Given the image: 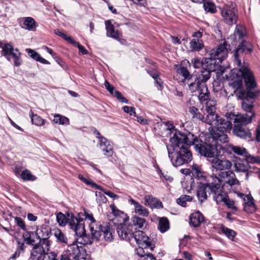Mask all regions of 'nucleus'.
I'll return each mask as SVG.
<instances>
[{
    "mask_svg": "<svg viewBox=\"0 0 260 260\" xmlns=\"http://www.w3.org/2000/svg\"><path fill=\"white\" fill-rule=\"evenodd\" d=\"M204 10L207 12L214 13L216 12V7L214 3L212 2H205L203 5Z\"/></svg>",
    "mask_w": 260,
    "mask_h": 260,
    "instance_id": "50",
    "label": "nucleus"
},
{
    "mask_svg": "<svg viewBox=\"0 0 260 260\" xmlns=\"http://www.w3.org/2000/svg\"><path fill=\"white\" fill-rule=\"evenodd\" d=\"M147 73L150 75L154 79L158 78L159 74L153 69H146Z\"/></svg>",
    "mask_w": 260,
    "mask_h": 260,
    "instance_id": "64",
    "label": "nucleus"
},
{
    "mask_svg": "<svg viewBox=\"0 0 260 260\" xmlns=\"http://www.w3.org/2000/svg\"><path fill=\"white\" fill-rule=\"evenodd\" d=\"M23 26L25 29L29 31H35L37 27L36 21L34 18L30 17H27L24 18L23 21Z\"/></svg>",
    "mask_w": 260,
    "mask_h": 260,
    "instance_id": "33",
    "label": "nucleus"
},
{
    "mask_svg": "<svg viewBox=\"0 0 260 260\" xmlns=\"http://www.w3.org/2000/svg\"><path fill=\"white\" fill-rule=\"evenodd\" d=\"M212 183V179H208V182L204 183L203 182H200L198 183V188L197 191V196L199 201L202 203L204 202L207 199V192L209 194L211 193L210 192V187Z\"/></svg>",
    "mask_w": 260,
    "mask_h": 260,
    "instance_id": "15",
    "label": "nucleus"
},
{
    "mask_svg": "<svg viewBox=\"0 0 260 260\" xmlns=\"http://www.w3.org/2000/svg\"><path fill=\"white\" fill-rule=\"evenodd\" d=\"M189 112L192 115V118L202 121L204 122L205 116L199 111V109L194 106L189 108Z\"/></svg>",
    "mask_w": 260,
    "mask_h": 260,
    "instance_id": "41",
    "label": "nucleus"
},
{
    "mask_svg": "<svg viewBox=\"0 0 260 260\" xmlns=\"http://www.w3.org/2000/svg\"><path fill=\"white\" fill-rule=\"evenodd\" d=\"M192 174L196 179L208 182L205 173L202 171L201 168L196 164H193L192 166Z\"/></svg>",
    "mask_w": 260,
    "mask_h": 260,
    "instance_id": "32",
    "label": "nucleus"
},
{
    "mask_svg": "<svg viewBox=\"0 0 260 260\" xmlns=\"http://www.w3.org/2000/svg\"><path fill=\"white\" fill-rule=\"evenodd\" d=\"M110 207L112 210V213L116 218L119 217L121 218L122 222L127 221L128 220V217L123 211L119 210L114 204H111Z\"/></svg>",
    "mask_w": 260,
    "mask_h": 260,
    "instance_id": "34",
    "label": "nucleus"
},
{
    "mask_svg": "<svg viewBox=\"0 0 260 260\" xmlns=\"http://www.w3.org/2000/svg\"><path fill=\"white\" fill-rule=\"evenodd\" d=\"M216 109L215 106H207L206 107L207 115L205 117V123L210 124L213 122L216 118H218L219 115L216 114Z\"/></svg>",
    "mask_w": 260,
    "mask_h": 260,
    "instance_id": "30",
    "label": "nucleus"
},
{
    "mask_svg": "<svg viewBox=\"0 0 260 260\" xmlns=\"http://www.w3.org/2000/svg\"><path fill=\"white\" fill-rule=\"evenodd\" d=\"M134 240L139 247L149 248L152 251L154 245L150 241L149 238L142 231H138L134 232L133 237Z\"/></svg>",
    "mask_w": 260,
    "mask_h": 260,
    "instance_id": "13",
    "label": "nucleus"
},
{
    "mask_svg": "<svg viewBox=\"0 0 260 260\" xmlns=\"http://www.w3.org/2000/svg\"><path fill=\"white\" fill-rule=\"evenodd\" d=\"M218 175L221 179H223L224 181L230 186L239 184L238 180L232 171L220 172Z\"/></svg>",
    "mask_w": 260,
    "mask_h": 260,
    "instance_id": "21",
    "label": "nucleus"
},
{
    "mask_svg": "<svg viewBox=\"0 0 260 260\" xmlns=\"http://www.w3.org/2000/svg\"><path fill=\"white\" fill-rule=\"evenodd\" d=\"M76 218L77 219H83V218L80 217V214H78V216L76 217L73 213H67V216L61 212H59L56 215V220L60 226H64L67 224H68L70 226V222L72 217Z\"/></svg>",
    "mask_w": 260,
    "mask_h": 260,
    "instance_id": "22",
    "label": "nucleus"
},
{
    "mask_svg": "<svg viewBox=\"0 0 260 260\" xmlns=\"http://www.w3.org/2000/svg\"><path fill=\"white\" fill-rule=\"evenodd\" d=\"M159 171L160 172L161 174L160 177L162 180L164 179L166 181H169L170 182L173 181V178L172 176L168 175L167 173H162L160 170H159Z\"/></svg>",
    "mask_w": 260,
    "mask_h": 260,
    "instance_id": "62",
    "label": "nucleus"
},
{
    "mask_svg": "<svg viewBox=\"0 0 260 260\" xmlns=\"http://www.w3.org/2000/svg\"><path fill=\"white\" fill-rule=\"evenodd\" d=\"M105 23L107 37L119 41L120 34L118 31L115 30L114 26L112 24L111 20H106Z\"/></svg>",
    "mask_w": 260,
    "mask_h": 260,
    "instance_id": "27",
    "label": "nucleus"
},
{
    "mask_svg": "<svg viewBox=\"0 0 260 260\" xmlns=\"http://www.w3.org/2000/svg\"><path fill=\"white\" fill-rule=\"evenodd\" d=\"M100 190L102 191L105 194H106L109 197L112 198L113 200H117L119 198V196L118 195L114 194V193L110 191H106L103 188L102 190Z\"/></svg>",
    "mask_w": 260,
    "mask_h": 260,
    "instance_id": "63",
    "label": "nucleus"
},
{
    "mask_svg": "<svg viewBox=\"0 0 260 260\" xmlns=\"http://www.w3.org/2000/svg\"><path fill=\"white\" fill-rule=\"evenodd\" d=\"M54 235L57 240L61 243H68V238L62 231L59 229L53 230Z\"/></svg>",
    "mask_w": 260,
    "mask_h": 260,
    "instance_id": "43",
    "label": "nucleus"
},
{
    "mask_svg": "<svg viewBox=\"0 0 260 260\" xmlns=\"http://www.w3.org/2000/svg\"><path fill=\"white\" fill-rule=\"evenodd\" d=\"M228 49L226 48V43L224 42L221 44L216 48H213L210 51L209 54L210 57L203 58L202 60L198 58H194L191 60V63L196 69L200 68H203L205 63L213 62L215 59H218V63H221L228 55ZM206 63V65H207Z\"/></svg>",
    "mask_w": 260,
    "mask_h": 260,
    "instance_id": "5",
    "label": "nucleus"
},
{
    "mask_svg": "<svg viewBox=\"0 0 260 260\" xmlns=\"http://www.w3.org/2000/svg\"><path fill=\"white\" fill-rule=\"evenodd\" d=\"M29 115L32 124L37 126H41L44 124V119L37 114H34L31 110L30 111Z\"/></svg>",
    "mask_w": 260,
    "mask_h": 260,
    "instance_id": "44",
    "label": "nucleus"
},
{
    "mask_svg": "<svg viewBox=\"0 0 260 260\" xmlns=\"http://www.w3.org/2000/svg\"><path fill=\"white\" fill-rule=\"evenodd\" d=\"M246 36L243 30L237 26L234 33L231 36V39L233 42H238L239 44L232 52L234 61L239 68L244 83L257 84L253 72L249 68V64L245 61L247 55H250L253 51V46L252 43L243 38Z\"/></svg>",
    "mask_w": 260,
    "mask_h": 260,
    "instance_id": "2",
    "label": "nucleus"
},
{
    "mask_svg": "<svg viewBox=\"0 0 260 260\" xmlns=\"http://www.w3.org/2000/svg\"><path fill=\"white\" fill-rule=\"evenodd\" d=\"M170 228V223L167 217H161L159 219L158 229L162 233L167 231Z\"/></svg>",
    "mask_w": 260,
    "mask_h": 260,
    "instance_id": "37",
    "label": "nucleus"
},
{
    "mask_svg": "<svg viewBox=\"0 0 260 260\" xmlns=\"http://www.w3.org/2000/svg\"><path fill=\"white\" fill-rule=\"evenodd\" d=\"M100 145L101 150L107 156H111L113 153V147L106 138H102Z\"/></svg>",
    "mask_w": 260,
    "mask_h": 260,
    "instance_id": "29",
    "label": "nucleus"
},
{
    "mask_svg": "<svg viewBox=\"0 0 260 260\" xmlns=\"http://www.w3.org/2000/svg\"><path fill=\"white\" fill-rule=\"evenodd\" d=\"M249 162H247L245 158V161L239 160H236L234 164L235 171L238 172L246 173L245 179L248 180L249 178V169L250 168L249 165Z\"/></svg>",
    "mask_w": 260,
    "mask_h": 260,
    "instance_id": "20",
    "label": "nucleus"
},
{
    "mask_svg": "<svg viewBox=\"0 0 260 260\" xmlns=\"http://www.w3.org/2000/svg\"><path fill=\"white\" fill-rule=\"evenodd\" d=\"M210 134L205 137V141L202 140L201 144L203 149H201L202 154L205 157H212L218 155V151L222 148L219 143H225L229 141V138L226 133L216 132L213 128L209 129ZM201 151V149H200Z\"/></svg>",
    "mask_w": 260,
    "mask_h": 260,
    "instance_id": "4",
    "label": "nucleus"
},
{
    "mask_svg": "<svg viewBox=\"0 0 260 260\" xmlns=\"http://www.w3.org/2000/svg\"><path fill=\"white\" fill-rule=\"evenodd\" d=\"M233 85L234 87L237 88L238 98H239V91L241 89L246 90V88L245 89H243V88L241 87L242 86V81H241L240 80L235 81L234 82H233ZM245 87H246L245 84Z\"/></svg>",
    "mask_w": 260,
    "mask_h": 260,
    "instance_id": "61",
    "label": "nucleus"
},
{
    "mask_svg": "<svg viewBox=\"0 0 260 260\" xmlns=\"http://www.w3.org/2000/svg\"><path fill=\"white\" fill-rule=\"evenodd\" d=\"M122 109L124 112L128 113L131 116H136V113L134 107L125 106Z\"/></svg>",
    "mask_w": 260,
    "mask_h": 260,
    "instance_id": "59",
    "label": "nucleus"
},
{
    "mask_svg": "<svg viewBox=\"0 0 260 260\" xmlns=\"http://www.w3.org/2000/svg\"><path fill=\"white\" fill-rule=\"evenodd\" d=\"M178 73L184 77L183 82L184 83L186 81V80H188L191 78V76H193L194 74H190L186 68L184 67H181L178 70Z\"/></svg>",
    "mask_w": 260,
    "mask_h": 260,
    "instance_id": "46",
    "label": "nucleus"
},
{
    "mask_svg": "<svg viewBox=\"0 0 260 260\" xmlns=\"http://www.w3.org/2000/svg\"><path fill=\"white\" fill-rule=\"evenodd\" d=\"M53 121L59 124H65L69 123V119L67 117L60 114H56L54 116Z\"/></svg>",
    "mask_w": 260,
    "mask_h": 260,
    "instance_id": "48",
    "label": "nucleus"
},
{
    "mask_svg": "<svg viewBox=\"0 0 260 260\" xmlns=\"http://www.w3.org/2000/svg\"><path fill=\"white\" fill-rule=\"evenodd\" d=\"M224 149L229 153L231 154L233 152L238 155H241L245 157L246 159L247 156L249 154V153L245 148L238 146H234L231 144H227L224 147Z\"/></svg>",
    "mask_w": 260,
    "mask_h": 260,
    "instance_id": "24",
    "label": "nucleus"
},
{
    "mask_svg": "<svg viewBox=\"0 0 260 260\" xmlns=\"http://www.w3.org/2000/svg\"><path fill=\"white\" fill-rule=\"evenodd\" d=\"M91 235L95 240L99 241L102 235L106 241H110L113 239L114 229L109 222H103L101 224L99 221L92 222L89 223Z\"/></svg>",
    "mask_w": 260,
    "mask_h": 260,
    "instance_id": "7",
    "label": "nucleus"
},
{
    "mask_svg": "<svg viewBox=\"0 0 260 260\" xmlns=\"http://www.w3.org/2000/svg\"><path fill=\"white\" fill-rule=\"evenodd\" d=\"M114 96L117 98V99L120 102L123 103L127 104L128 100L124 97L121 92L119 91H115Z\"/></svg>",
    "mask_w": 260,
    "mask_h": 260,
    "instance_id": "58",
    "label": "nucleus"
},
{
    "mask_svg": "<svg viewBox=\"0 0 260 260\" xmlns=\"http://www.w3.org/2000/svg\"><path fill=\"white\" fill-rule=\"evenodd\" d=\"M44 246L35 245L30 251V257L32 260H58L57 254L54 252H49L50 244L46 240L44 242ZM60 260H69L68 256L61 255Z\"/></svg>",
    "mask_w": 260,
    "mask_h": 260,
    "instance_id": "6",
    "label": "nucleus"
},
{
    "mask_svg": "<svg viewBox=\"0 0 260 260\" xmlns=\"http://www.w3.org/2000/svg\"><path fill=\"white\" fill-rule=\"evenodd\" d=\"M78 179H80L81 181H82L83 182L87 184V185L90 186L92 188L98 189V190H102L103 187L96 184L95 183H94L93 181H92L91 179L89 178H87L84 177L82 175L79 174Z\"/></svg>",
    "mask_w": 260,
    "mask_h": 260,
    "instance_id": "39",
    "label": "nucleus"
},
{
    "mask_svg": "<svg viewBox=\"0 0 260 260\" xmlns=\"http://www.w3.org/2000/svg\"><path fill=\"white\" fill-rule=\"evenodd\" d=\"M189 220L190 225L194 228H197L200 226L201 223L204 221V217L200 211H198L190 215Z\"/></svg>",
    "mask_w": 260,
    "mask_h": 260,
    "instance_id": "26",
    "label": "nucleus"
},
{
    "mask_svg": "<svg viewBox=\"0 0 260 260\" xmlns=\"http://www.w3.org/2000/svg\"><path fill=\"white\" fill-rule=\"evenodd\" d=\"M170 145H166L168 156L172 164L175 167H180L190 162L192 159V153L189 150L191 145L194 146L195 150L202 156L201 150L203 149L201 144L202 140L191 133L186 134L179 131L176 132L170 138Z\"/></svg>",
    "mask_w": 260,
    "mask_h": 260,
    "instance_id": "1",
    "label": "nucleus"
},
{
    "mask_svg": "<svg viewBox=\"0 0 260 260\" xmlns=\"http://www.w3.org/2000/svg\"><path fill=\"white\" fill-rule=\"evenodd\" d=\"M210 179H212V185H211L210 192L213 194V198L217 204L223 202L228 197V194L221 191V180L216 175H211Z\"/></svg>",
    "mask_w": 260,
    "mask_h": 260,
    "instance_id": "9",
    "label": "nucleus"
},
{
    "mask_svg": "<svg viewBox=\"0 0 260 260\" xmlns=\"http://www.w3.org/2000/svg\"><path fill=\"white\" fill-rule=\"evenodd\" d=\"M54 31L56 35L62 38L63 39L67 41L68 42L70 43H71V42H72L73 40V39L71 37L68 36L65 33H64L63 31L60 30L58 29H55Z\"/></svg>",
    "mask_w": 260,
    "mask_h": 260,
    "instance_id": "53",
    "label": "nucleus"
},
{
    "mask_svg": "<svg viewBox=\"0 0 260 260\" xmlns=\"http://www.w3.org/2000/svg\"><path fill=\"white\" fill-rule=\"evenodd\" d=\"M233 134L243 139H250L252 137V134L250 129L246 126L240 124H234L233 128Z\"/></svg>",
    "mask_w": 260,
    "mask_h": 260,
    "instance_id": "18",
    "label": "nucleus"
},
{
    "mask_svg": "<svg viewBox=\"0 0 260 260\" xmlns=\"http://www.w3.org/2000/svg\"><path fill=\"white\" fill-rule=\"evenodd\" d=\"M85 253L86 251L83 247L78 245L77 242H74L68 245L66 253L61 255H67L69 260H71V257H80L81 255H85Z\"/></svg>",
    "mask_w": 260,
    "mask_h": 260,
    "instance_id": "17",
    "label": "nucleus"
},
{
    "mask_svg": "<svg viewBox=\"0 0 260 260\" xmlns=\"http://www.w3.org/2000/svg\"><path fill=\"white\" fill-rule=\"evenodd\" d=\"M104 84L107 90L114 96L115 91H117L115 88L107 80L105 81Z\"/></svg>",
    "mask_w": 260,
    "mask_h": 260,
    "instance_id": "60",
    "label": "nucleus"
},
{
    "mask_svg": "<svg viewBox=\"0 0 260 260\" xmlns=\"http://www.w3.org/2000/svg\"><path fill=\"white\" fill-rule=\"evenodd\" d=\"M144 204L150 208H162V203L157 198L151 196H146L144 198Z\"/></svg>",
    "mask_w": 260,
    "mask_h": 260,
    "instance_id": "28",
    "label": "nucleus"
},
{
    "mask_svg": "<svg viewBox=\"0 0 260 260\" xmlns=\"http://www.w3.org/2000/svg\"><path fill=\"white\" fill-rule=\"evenodd\" d=\"M14 221L16 224L23 231L27 229L25 222L21 217H15Z\"/></svg>",
    "mask_w": 260,
    "mask_h": 260,
    "instance_id": "52",
    "label": "nucleus"
},
{
    "mask_svg": "<svg viewBox=\"0 0 260 260\" xmlns=\"http://www.w3.org/2000/svg\"><path fill=\"white\" fill-rule=\"evenodd\" d=\"M21 178L24 181H35L37 177L33 175L28 170H25L21 174Z\"/></svg>",
    "mask_w": 260,
    "mask_h": 260,
    "instance_id": "47",
    "label": "nucleus"
},
{
    "mask_svg": "<svg viewBox=\"0 0 260 260\" xmlns=\"http://www.w3.org/2000/svg\"><path fill=\"white\" fill-rule=\"evenodd\" d=\"M202 87L199 91V99L201 101L204 102L209 100L210 92L206 84H203Z\"/></svg>",
    "mask_w": 260,
    "mask_h": 260,
    "instance_id": "38",
    "label": "nucleus"
},
{
    "mask_svg": "<svg viewBox=\"0 0 260 260\" xmlns=\"http://www.w3.org/2000/svg\"><path fill=\"white\" fill-rule=\"evenodd\" d=\"M204 64L203 68L202 69L200 74L197 75V78L202 84H206V82L210 78L211 73L215 72L220 67L218 63V59H215L212 62Z\"/></svg>",
    "mask_w": 260,
    "mask_h": 260,
    "instance_id": "11",
    "label": "nucleus"
},
{
    "mask_svg": "<svg viewBox=\"0 0 260 260\" xmlns=\"http://www.w3.org/2000/svg\"><path fill=\"white\" fill-rule=\"evenodd\" d=\"M22 234V238L24 242L28 245L32 246L34 247L35 244V238L36 237L38 239H40V233H38V229L36 232L29 231L27 229L24 231Z\"/></svg>",
    "mask_w": 260,
    "mask_h": 260,
    "instance_id": "19",
    "label": "nucleus"
},
{
    "mask_svg": "<svg viewBox=\"0 0 260 260\" xmlns=\"http://www.w3.org/2000/svg\"><path fill=\"white\" fill-rule=\"evenodd\" d=\"M189 45L191 51H200L204 47V43L200 39H192Z\"/></svg>",
    "mask_w": 260,
    "mask_h": 260,
    "instance_id": "35",
    "label": "nucleus"
},
{
    "mask_svg": "<svg viewBox=\"0 0 260 260\" xmlns=\"http://www.w3.org/2000/svg\"><path fill=\"white\" fill-rule=\"evenodd\" d=\"M126 222L118 224L116 227V231L121 239L130 241L133 240L134 232L133 231L132 225L127 224Z\"/></svg>",
    "mask_w": 260,
    "mask_h": 260,
    "instance_id": "14",
    "label": "nucleus"
},
{
    "mask_svg": "<svg viewBox=\"0 0 260 260\" xmlns=\"http://www.w3.org/2000/svg\"><path fill=\"white\" fill-rule=\"evenodd\" d=\"M70 228L80 238V241H78L79 239H78L77 242L81 245H90L95 239L91 235L90 237L86 234L84 219H77L73 216L70 222Z\"/></svg>",
    "mask_w": 260,
    "mask_h": 260,
    "instance_id": "8",
    "label": "nucleus"
},
{
    "mask_svg": "<svg viewBox=\"0 0 260 260\" xmlns=\"http://www.w3.org/2000/svg\"><path fill=\"white\" fill-rule=\"evenodd\" d=\"M247 161L251 164H257L260 165V156H252L250 154L247 156Z\"/></svg>",
    "mask_w": 260,
    "mask_h": 260,
    "instance_id": "54",
    "label": "nucleus"
},
{
    "mask_svg": "<svg viewBox=\"0 0 260 260\" xmlns=\"http://www.w3.org/2000/svg\"><path fill=\"white\" fill-rule=\"evenodd\" d=\"M95 196L96 197V202L99 205H102L106 203L107 199L104 194L101 192H95Z\"/></svg>",
    "mask_w": 260,
    "mask_h": 260,
    "instance_id": "51",
    "label": "nucleus"
},
{
    "mask_svg": "<svg viewBox=\"0 0 260 260\" xmlns=\"http://www.w3.org/2000/svg\"><path fill=\"white\" fill-rule=\"evenodd\" d=\"M192 200V197L188 195H182L180 197L177 199V203L182 206H186V202H191Z\"/></svg>",
    "mask_w": 260,
    "mask_h": 260,
    "instance_id": "49",
    "label": "nucleus"
},
{
    "mask_svg": "<svg viewBox=\"0 0 260 260\" xmlns=\"http://www.w3.org/2000/svg\"><path fill=\"white\" fill-rule=\"evenodd\" d=\"M224 203L228 208L232 209L235 211L237 210V208L235 206L234 201L233 200H230L229 197L226 198L224 202Z\"/></svg>",
    "mask_w": 260,
    "mask_h": 260,
    "instance_id": "57",
    "label": "nucleus"
},
{
    "mask_svg": "<svg viewBox=\"0 0 260 260\" xmlns=\"http://www.w3.org/2000/svg\"><path fill=\"white\" fill-rule=\"evenodd\" d=\"M219 8L222 19L225 23L232 25L236 22L238 10L235 3L230 2Z\"/></svg>",
    "mask_w": 260,
    "mask_h": 260,
    "instance_id": "10",
    "label": "nucleus"
},
{
    "mask_svg": "<svg viewBox=\"0 0 260 260\" xmlns=\"http://www.w3.org/2000/svg\"><path fill=\"white\" fill-rule=\"evenodd\" d=\"M11 55L13 59L14 65L15 67H19L22 64L21 53L19 51L18 48H15L13 53L11 54Z\"/></svg>",
    "mask_w": 260,
    "mask_h": 260,
    "instance_id": "42",
    "label": "nucleus"
},
{
    "mask_svg": "<svg viewBox=\"0 0 260 260\" xmlns=\"http://www.w3.org/2000/svg\"><path fill=\"white\" fill-rule=\"evenodd\" d=\"M226 117L224 118L219 116L218 118H216L213 122L209 125L214 127L217 131L220 133L230 132L232 127V122L229 117Z\"/></svg>",
    "mask_w": 260,
    "mask_h": 260,
    "instance_id": "12",
    "label": "nucleus"
},
{
    "mask_svg": "<svg viewBox=\"0 0 260 260\" xmlns=\"http://www.w3.org/2000/svg\"><path fill=\"white\" fill-rule=\"evenodd\" d=\"M13 47L10 44H5L2 49L3 55L5 56L8 60H10L11 54L14 51Z\"/></svg>",
    "mask_w": 260,
    "mask_h": 260,
    "instance_id": "45",
    "label": "nucleus"
},
{
    "mask_svg": "<svg viewBox=\"0 0 260 260\" xmlns=\"http://www.w3.org/2000/svg\"><path fill=\"white\" fill-rule=\"evenodd\" d=\"M25 51L30 57L37 61L38 60L40 55L38 52L30 48L26 49Z\"/></svg>",
    "mask_w": 260,
    "mask_h": 260,
    "instance_id": "56",
    "label": "nucleus"
},
{
    "mask_svg": "<svg viewBox=\"0 0 260 260\" xmlns=\"http://www.w3.org/2000/svg\"><path fill=\"white\" fill-rule=\"evenodd\" d=\"M220 230L221 233L224 234L229 239L232 241L234 240V238L237 235V233L234 230L229 229L222 224H221L220 227Z\"/></svg>",
    "mask_w": 260,
    "mask_h": 260,
    "instance_id": "40",
    "label": "nucleus"
},
{
    "mask_svg": "<svg viewBox=\"0 0 260 260\" xmlns=\"http://www.w3.org/2000/svg\"><path fill=\"white\" fill-rule=\"evenodd\" d=\"M246 89H241L239 91V99L242 101V107L246 111L243 114H235L234 113H226L225 116L232 120L235 124L246 125L251 122L252 119L255 116L252 112L253 103L260 95V89L257 88V84H252L246 83Z\"/></svg>",
    "mask_w": 260,
    "mask_h": 260,
    "instance_id": "3",
    "label": "nucleus"
},
{
    "mask_svg": "<svg viewBox=\"0 0 260 260\" xmlns=\"http://www.w3.org/2000/svg\"><path fill=\"white\" fill-rule=\"evenodd\" d=\"M220 155V152L218 151V155L212 157H207L212 164V167L216 170L222 171L229 170L232 166V162L228 160H220L217 158Z\"/></svg>",
    "mask_w": 260,
    "mask_h": 260,
    "instance_id": "16",
    "label": "nucleus"
},
{
    "mask_svg": "<svg viewBox=\"0 0 260 260\" xmlns=\"http://www.w3.org/2000/svg\"><path fill=\"white\" fill-rule=\"evenodd\" d=\"M40 234L42 233L41 236H40V239H39V242L37 243H36V245H40L41 246H44V242L45 241H47L48 242V244H50V241L48 240V238L49 236L51 235V229L49 226L43 225L42 226L40 229V232H39Z\"/></svg>",
    "mask_w": 260,
    "mask_h": 260,
    "instance_id": "25",
    "label": "nucleus"
},
{
    "mask_svg": "<svg viewBox=\"0 0 260 260\" xmlns=\"http://www.w3.org/2000/svg\"><path fill=\"white\" fill-rule=\"evenodd\" d=\"M132 226H136V229H143V227L146 228L147 222L144 218L139 216H134L132 218Z\"/></svg>",
    "mask_w": 260,
    "mask_h": 260,
    "instance_id": "36",
    "label": "nucleus"
},
{
    "mask_svg": "<svg viewBox=\"0 0 260 260\" xmlns=\"http://www.w3.org/2000/svg\"><path fill=\"white\" fill-rule=\"evenodd\" d=\"M74 46L77 47L79 50V52L81 53L82 54H87L88 53V51L84 48V46L80 45L78 42H76L75 40H73L71 42V43Z\"/></svg>",
    "mask_w": 260,
    "mask_h": 260,
    "instance_id": "55",
    "label": "nucleus"
},
{
    "mask_svg": "<svg viewBox=\"0 0 260 260\" xmlns=\"http://www.w3.org/2000/svg\"><path fill=\"white\" fill-rule=\"evenodd\" d=\"M129 203L134 205L135 212L138 213V215L144 217H147L148 216L149 212L148 210L138 202H136L135 200L131 199L129 200Z\"/></svg>",
    "mask_w": 260,
    "mask_h": 260,
    "instance_id": "31",
    "label": "nucleus"
},
{
    "mask_svg": "<svg viewBox=\"0 0 260 260\" xmlns=\"http://www.w3.org/2000/svg\"><path fill=\"white\" fill-rule=\"evenodd\" d=\"M184 83L187 85L189 90L192 93L197 91H199L202 87L201 86H203V84L198 79L197 75L191 76L188 80H186V81Z\"/></svg>",
    "mask_w": 260,
    "mask_h": 260,
    "instance_id": "23",
    "label": "nucleus"
}]
</instances>
